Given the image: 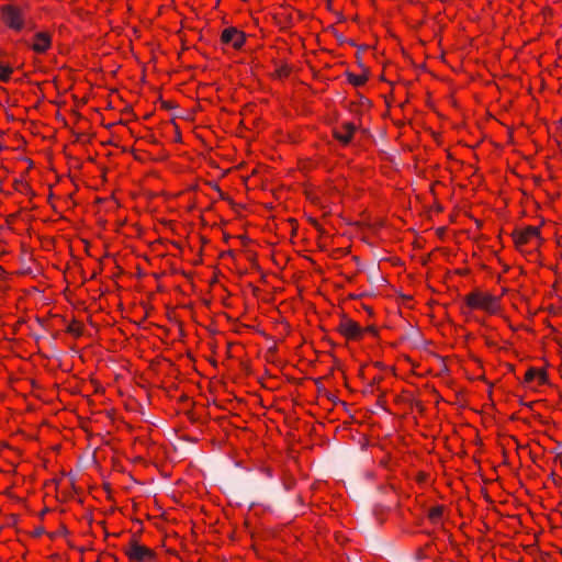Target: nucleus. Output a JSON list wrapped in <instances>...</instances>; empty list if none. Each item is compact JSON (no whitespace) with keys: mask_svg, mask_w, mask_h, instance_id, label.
<instances>
[{"mask_svg":"<svg viewBox=\"0 0 562 562\" xmlns=\"http://www.w3.org/2000/svg\"><path fill=\"white\" fill-rule=\"evenodd\" d=\"M4 24L13 31H21L26 25L24 11L15 5L5 4L1 8Z\"/></svg>","mask_w":562,"mask_h":562,"instance_id":"nucleus-1","label":"nucleus"},{"mask_svg":"<svg viewBox=\"0 0 562 562\" xmlns=\"http://www.w3.org/2000/svg\"><path fill=\"white\" fill-rule=\"evenodd\" d=\"M467 304L472 308H481L488 313H496L497 300L495 296L481 292H472L467 296Z\"/></svg>","mask_w":562,"mask_h":562,"instance_id":"nucleus-2","label":"nucleus"},{"mask_svg":"<svg viewBox=\"0 0 562 562\" xmlns=\"http://www.w3.org/2000/svg\"><path fill=\"white\" fill-rule=\"evenodd\" d=\"M124 551L131 560L136 562H147L155 558V553L150 549L139 544L135 540H132L128 548Z\"/></svg>","mask_w":562,"mask_h":562,"instance_id":"nucleus-3","label":"nucleus"},{"mask_svg":"<svg viewBox=\"0 0 562 562\" xmlns=\"http://www.w3.org/2000/svg\"><path fill=\"white\" fill-rule=\"evenodd\" d=\"M221 40L224 44H229L238 49L245 42V34L235 27H228L222 32Z\"/></svg>","mask_w":562,"mask_h":562,"instance_id":"nucleus-4","label":"nucleus"},{"mask_svg":"<svg viewBox=\"0 0 562 562\" xmlns=\"http://www.w3.org/2000/svg\"><path fill=\"white\" fill-rule=\"evenodd\" d=\"M355 131H356L355 124L347 122V123L341 124L340 127L334 128V136L340 143L347 145L350 143Z\"/></svg>","mask_w":562,"mask_h":562,"instance_id":"nucleus-5","label":"nucleus"},{"mask_svg":"<svg viewBox=\"0 0 562 562\" xmlns=\"http://www.w3.org/2000/svg\"><path fill=\"white\" fill-rule=\"evenodd\" d=\"M540 231L538 227L535 226H528L525 229L521 231H515L513 233L515 243L517 246L522 245L527 243L530 238L539 237Z\"/></svg>","mask_w":562,"mask_h":562,"instance_id":"nucleus-6","label":"nucleus"},{"mask_svg":"<svg viewBox=\"0 0 562 562\" xmlns=\"http://www.w3.org/2000/svg\"><path fill=\"white\" fill-rule=\"evenodd\" d=\"M339 331L348 338H358L362 330L356 322L345 319L339 325Z\"/></svg>","mask_w":562,"mask_h":562,"instance_id":"nucleus-7","label":"nucleus"},{"mask_svg":"<svg viewBox=\"0 0 562 562\" xmlns=\"http://www.w3.org/2000/svg\"><path fill=\"white\" fill-rule=\"evenodd\" d=\"M50 46V36L47 33L40 32L35 34V43L32 45L36 53H44Z\"/></svg>","mask_w":562,"mask_h":562,"instance_id":"nucleus-8","label":"nucleus"},{"mask_svg":"<svg viewBox=\"0 0 562 562\" xmlns=\"http://www.w3.org/2000/svg\"><path fill=\"white\" fill-rule=\"evenodd\" d=\"M348 81L355 87H360L366 83L368 80V69H364V74L361 76L353 75L351 72H347Z\"/></svg>","mask_w":562,"mask_h":562,"instance_id":"nucleus-9","label":"nucleus"},{"mask_svg":"<svg viewBox=\"0 0 562 562\" xmlns=\"http://www.w3.org/2000/svg\"><path fill=\"white\" fill-rule=\"evenodd\" d=\"M442 510H443V508L441 506L432 507L429 509L428 517L432 521H437L441 517Z\"/></svg>","mask_w":562,"mask_h":562,"instance_id":"nucleus-10","label":"nucleus"},{"mask_svg":"<svg viewBox=\"0 0 562 562\" xmlns=\"http://www.w3.org/2000/svg\"><path fill=\"white\" fill-rule=\"evenodd\" d=\"M12 72V68L9 66H3L0 64V80L1 81H8L10 78V75Z\"/></svg>","mask_w":562,"mask_h":562,"instance_id":"nucleus-11","label":"nucleus"},{"mask_svg":"<svg viewBox=\"0 0 562 562\" xmlns=\"http://www.w3.org/2000/svg\"><path fill=\"white\" fill-rule=\"evenodd\" d=\"M370 281L374 283H384V278L379 273L378 269L374 270V273L370 274Z\"/></svg>","mask_w":562,"mask_h":562,"instance_id":"nucleus-12","label":"nucleus"},{"mask_svg":"<svg viewBox=\"0 0 562 562\" xmlns=\"http://www.w3.org/2000/svg\"><path fill=\"white\" fill-rule=\"evenodd\" d=\"M538 374V370L535 369V368H530L527 372H526V375H525V380L527 382L529 381H532Z\"/></svg>","mask_w":562,"mask_h":562,"instance_id":"nucleus-13","label":"nucleus"},{"mask_svg":"<svg viewBox=\"0 0 562 562\" xmlns=\"http://www.w3.org/2000/svg\"><path fill=\"white\" fill-rule=\"evenodd\" d=\"M536 378H538L539 382L542 384L547 383V381H548V375L544 371H538V374Z\"/></svg>","mask_w":562,"mask_h":562,"instance_id":"nucleus-14","label":"nucleus"},{"mask_svg":"<svg viewBox=\"0 0 562 562\" xmlns=\"http://www.w3.org/2000/svg\"><path fill=\"white\" fill-rule=\"evenodd\" d=\"M336 38L338 40L339 43H346L347 42V38L344 37L342 34H336Z\"/></svg>","mask_w":562,"mask_h":562,"instance_id":"nucleus-15","label":"nucleus"},{"mask_svg":"<svg viewBox=\"0 0 562 562\" xmlns=\"http://www.w3.org/2000/svg\"><path fill=\"white\" fill-rule=\"evenodd\" d=\"M366 331L372 334V335H375L376 334V329L373 327V326H369L366 328Z\"/></svg>","mask_w":562,"mask_h":562,"instance_id":"nucleus-16","label":"nucleus"},{"mask_svg":"<svg viewBox=\"0 0 562 562\" xmlns=\"http://www.w3.org/2000/svg\"><path fill=\"white\" fill-rule=\"evenodd\" d=\"M24 27H27L29 30H34L35 29V25L34 23H32L31 21H27L26 20V25Z\"/></svg>","mask_w":562,"mask_h":562,"instance_id":"nucleus-17","label":"nucleus"},{"mask_svg":"<svg viewBox=\"0 0 562 562\" xmlns=\"http://www.w3.org/2000/svg\"><path fill=\"white\" fill-rule=\"evenodd\" d=\"M43 533H44V529L43 528H38V529L35 530V535L36 536H41Z\"/></svg>","mask_w":562,"mask_h":562,"instance_id":"nucleus-18","label":"nucleus"},{"mask_svg":"<svg viewBox=\"0 0 562 562\" xmlns=\"http://www.w3.org/2000/svg\"><path fill=\"white\" fill-rule=\"evenodd\" d=\"M68 331L69 333H75L76 335H79V331H75V327H69Z\"/></svg>","mask_w":562,"mask_h":562,"instance_id":"nucleus-19","label":"nucleus"},{"mask_svg":"<svg viewBox=\"0 0 562 562\" xmlns=\"http://www.w3.org/2000/svg\"><path fill=\"white\" fill-rule=\"evenodd\" d=\"M346 43H348V44H349V45H351V46H356V43H355L352 40H347V42H346Z\"/></svg>","mask_w":562,"mask_h":562,"instance_id":"nucleus-20","label":"nucleus"},{"mask_svg":"<svg viewBox=\"0 0 562 562\" xmlns=\"http://www.w3.org/2000/svg\"><path fill=\"white\" fill-rule=\"evenodd\" d=\"M328 398L336 403V397L334 395H328Z\"/></svg>","mask_w":562,"mask_h":562,"instance_id":"nucleus-21","label":"nucleus"},{"mask_svg":"<svg viewBox=\"0 0 562 562\" xmlns=\"http://www.w3.org/2000/svg\"><path fill=\"white\" fill-rule=\"evenodd\" d=\"M162 104H164V106H165V108H167V109L171 108V105H170L169 103H167V102H164Z\"/></svg>","mask_w":562,"mask_h":562,"instance_id":"nucleus-22","label":"nucleus"},{"mask_svg":"<svg viewBox=\"0 0 562 562\" xmlns=\"http://www.w3.org/2000/svg\"><path fill=\"white\" fill-rule=\"evenodd\" d=\"M559 344H560V347L562 348V340H560Z\"/></svg>","mask_w":562,"mask_h":562,"instance_id":"nucleus-23","label":"nucleus"}]
</instances>
